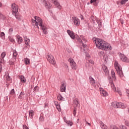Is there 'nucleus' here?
I'll list each match as a JSON object with an SVG mask.
<instances>
[{"label":"nucleus","mask_w":129,"mask_h":129,"mask_svg":"<svg viewBox=\"0 0 129 129\" xmlns=\"http://www.w3.org/2000/svg\"><path fill=\"white\" fill-rule=\"evenodd\" d=\"M34 19L35 20H31L32 25L37 29H39V26L41 27V29L43 31V34L46 35V34H47V27L45 26V25H43V21H42V19L37 16H35Z\"/></svg>","instance_id":"f257e3e1"},{"label":"nucleus","mask_w":129,"mask_h":129,"mask_svg":"<svg viewBox=\"0 0 129 129\" xmlns=\"http://www.w3.org/2000/svg\"><path fill=\"white\" fill-rule=\"evenodd\" d=\"M95 44L98 49H101V50H104L105 51L111 50V46L100 39L96 38L95 40Z\"/></svg>","instance_id":"f03ea898"},{"label":"nucleus","mask_w":129,"mask_h":129,"mask_svg":"<svg viewBox=\"0 0 129 129\" xmlns=\"http://www.w3.org/2000/svg\"><path fill=\"white\" fill-rule=\"evenodd\" d=\"M77 40H78V42H79L80 44H82L83 48L81 49V51L82 52H84V53H87V51H88V48L87 47V45L84 44V43H86V39L84 38L83 35H81L80 37H77Z\"/></svg>","instance_id":"7ed1b4c3"},{"label":"nucleus","mask_w":129,"mask_h":129,"mask_svg":"<svg viewBox=\"0 0 129 129\" xmlns=\"http://www.w3.org/2000/svg\"><path fill=\"white\" fill-rule=\"evenodd\" d=\"M111 105L114 108H125V105L121 102H113Z\"/></svg>","instance_id":"20e7f679"},{"label":"nucleus","mask_w":129,"mask_h":129,"mask_svg":"<svg viewBox=\"0 0 129 129\" xmlns=\"http://www.w3.org/2000/svg\"><path fill=\"white\" fill-rule=\"evenodd\" d=\"M115 69L117 71V74L122 79L123 78V73L121 70V67L118 66V63L116 62H115Z\"/></svg>","instance_id":"39448f33"},{"label":"nucleus","mask_w":129,"mask_h":129,"mask_svg":"<svg viewBox=\"0 0 129 129\" xmlns=\"http://www.w3.org/2000/svg\"><path fill=\"white\" fill-rule=\"evenodd\" d=\"M46 58L50 64H52V65H55L56 64V60H55V58H54V56H53V55L48 54L46 56Z\"/></svg>","instance_id":"423d86ee"},{"label":"nucleus","mask_w":129,"mask_h":129,"mask_svg":"<svg viewBox=\"0 0 129 129\" xmlns=\"http://www.w3.org/2000/svg\"><path fill=\"white\" fill-rule=\"evenodd\" d=\"M11 9L13 12V14H17L19 12V7L17 4L13 3L11 5Z\"/></svg>","instance_id":"0eeeda50"},{"label":"nucleus","mask_w":129,"mask_h":129,"mask_svg":"<svg viewBox=\"0 0 129 129\" xmlns=\"http://www.w3.org/2000/svg\"><path fill=\"white\" fill-rule=\"evenodd\" d=\"M69 62L70 63V66H71L72 69L75 70L76 69V63L74 61V59L72 58L69 59Z\"/></svg>","instance_id":"6e6552de"},{"label":"nucleus","mask_w":129,"mask_h":129,"mask_svg":"<svg viewBox=\"0 0 129 129\" xmlns=\"http://www.w3.org/2000/svg\"><path fill=\"white\" fill-rule=\"evenodd\" d=\"M119 57L123 62H126V63H128L129 62V59L124 55V54L122 53H120L119 54Z\"/></svg>","instance_id":"1a4fd4ad"},{"label":"nucleus","mask_w":129,"mask_h":129,"mask_svg":"<svg viewBox=\"0 0 129 129\" xmlns=\"http://www.w3.org/2000/svg\"><path fill=\"white\" fill-rule=\"evenodd\" d=\"M102 67L105 75H108L109 74V71H108L107 67L105 64H103Z\"/></svg>","instance_id":"9d476101"},{"label":"nucleus","mask_w":129,"mask_h":129,"mask_svg":"<svg viewBox=\"0 0 129 129\" xmlns=\"http://www.w3.org/2000/svg\"><path fill=\"white\" fill-rule=\"evenodd\" d=\"M100 92L101 96H107L108 95L107 92L102 88H100Z\"/></svg>","instance_id":"9b49d317"},{"label":"nucleus","mask_w":129,"mask_h":129,"mask_svg":"<svg viewBox=\"0 0 129 129\" xmlns=\"http://www.w3.org/2000/svg\"><path fill=\"white\" fill-rule=\"evenodd\" d=\"M73 20H74V23L75 26H79L80 22L79 21V19L75 17H72Z\"/></svg>","instance_id":"f8f14e48"},{"label":"nucleus","mask_w":129,"mask_h":129,"mask_svg":"<svg viewBox=\"0 0 129 129\" xmlns=\"http://www.w3.org/2000/svg\"><path fill=\"white\" fill-rule=\"evenodd\" d=\"M67 33L68 34H69V36L72 39H73V40L75 39V35H74V33L73 32V31H71L70 30H68Z\"/></svg>","instance_id":"ddd939ff"},{"label":"nucleus","mask_w":129,"mask_h":129,"mask_svg":"<svg viewBox=\"0 0 129 129\" xmlns=\"http://www.w3.org/2000/svg\"><path fill=\"white\" fill-rule=\"evenodd\" d=\"M42 2L44 3V6L46 9H51L52 5L50 4V3H48V2L45 0H42Z\"/></svg>","instance_id":"4468645a"},{"label":"nucleus","mask_w":129,"mask_h":129,"mask_svg":"<svg viewBox=\"0 0 129 129\" xmlns=\"http://www.w3.org/2000/svg\"><path fill=\"white\" fill-rule=\"evenodd\" d=\"M89 79H90L91 84L92 85H93V86H94L95 88H96V86H95V80H94V79H93V78H92L91 77H90Z\"/></svg>","instance_id":"2eb2a0df"},{"label":"nucleus","mask_w":129,"mask_h":129,"mask_svg":"<svg viewBox=\"0 0 129 129\" xmlns=\"http://www.w3.org/2000/svg\"><path fill=\"white\" fill-rule=\"evenodd\" d=\"M66 85H65V84L63 83L61 84V86L60 87V91L61 92H64V91H66Z\"/></svg>","instance_id":"dca6fc26"},{"label":"nucleus","mask_w":129,"mask_h":129,"mask_svg":"<svg viewBox=\"0 0 129 129\" xmlns=\"http://www.w3.org/2000/svg\"><path fill=\"white\" fill-rule=\"evenodd\" d=\"M109 84H110L111 87L112 88L113 90L115 92L116 91V88H115V86L113 83V81H111V82H109Z\"/></svg>","instance_id":"f3484780"},{"label":"nucleus","mask_w":129,"mask_h":129,"mask_svg":"<svg viewBox=\"0 0 129 129\" xmlns=\"http://www.w3.org/2000/svg\"><path fill=\"white\" fill-rule=\"evenodd\" d=\"M53 4L54 5H55V7L57 8V9L61 10V7L60 6V3H59V2H57V1H54L53 2Z\"/></svg>","instance_id":"a211bd4d"},{"label":"nucleus","mask_w":129,"mask_h":129,"mask_svg":"<svg viewBox=\"0 0 129 129\" xmlns=\"http://www.w3.org/2000/svg\"><path fill=\"white\" fill-rule=\"evenodd\" d=\"M17 39L19 44H21L23 42V38H22L20 35H17Z\"/></svg>","instance_id":"6ab92c4d"},{"label":"nucleus","mask_w":129,"mask_h":129,"mask_svg":"<svg viewBox=\"0 0 129 129\" xmlns=\"http://www.w3.org/2000/svg\"><path fill=\"white\" fill-rule=\"evenodd\" d=\"M6 20V16L5 15H3L2 13L0 12V21L2 22V21H5Z\"/></svg>","instance_id":"aec40b11"},{"label":"nucleus","mask_w":129,"mask_h":129,"mask_svg":"<svg viewBox=\"0 0 129 129\" xmlns=\"http://www.w3.org/2000/svg\"><path fill=\"white\" fill-rule=\"evenodd\" d=\"M74 106L75 108H76L77 106H79V102H78V100L76 99L75 100V103H74Z\"/></svg>","instance_id":"412c9836"},{"label":"nucleus","mask_w":129,"mask_h":129,"mask_svg":"<svg viewBox=\"0 0 129 129\" xmlns=\"http://www.w3.org/2000/svg\"><path fill=\"white\" fill-rule=\"evenodd\" d=\"M20 79L21 82H23V83H25V82H26V79L25 78V77H24V76H21L20 77Z\"/></svg>","instance_id":"4be33fe9"},{"label":"nucleus","mask_w":129,"mask_h":129,"mask_svg":"<svg viewBox=\"0 0 129 129\" xmlns=\"http://www.w3.org/2000/svg\"><path fill=\"white\" fill-rule=\"evenodd\" d=\"M24 62L25 63L26 65L30 64V59L28 58H24Z\"/></svg>","instance_id":"5701e85b"},{"label":"nucleus","mask_w":129,"mask_h":129,"mask_svg":"<svg viewBox=\"0 0 129 129\" xmlns=\"http://www.w3.org/2000/svg\"><path fill=\"white\" fill-rule=\"evenodd\" d=\"M18 55V53H17L16 51H15L14 52H13V58L14 59V61H16V58H17V56Z\"/></svg>","instance_id":"b1692460"},{"label":"nucleus","mask_w":129,"mask_h":129,"mask_svg":"<svg viewBox=\"0 0 129 129\" xmlns=\"http://www.w3.org/2000/svg\"><path fill=\"white\" fill-rule=\"evenodd\" d=\"M34 110H30L29 111V116L30 115V116H31V117H33V116H34Z\"/></svg>","instance_id":"393cba45"},{"label":"nucleus","mask_w":129,"mask_h":129,"mask_svg":"<svg viewBox=\"0 0 129 129\" xmlns=\"http://www.w3.org/2000/svg\"><path fill=\"white\" fill-rule=\"evenodd\" d=\"M24 97V92H21L19 96V99H22Z\"/></svg>","instance_id":"a878e982"},{"label":"nucleus","mask_w":129,"mask_h":129,"mask_svg":"<svg viewBox=\"0 0 129 129\" xmlns=\"http://www.w3.org/2000/svg\"><path fill=\"white\" fill-rule=\"evenodd\" d=\"M63 98H63V97H62V96H61V95L57 96L58 100H60L61 101H64Z\"/></svg>","instance_id":"bb28decb"},{"label":"nucleus","mask_w":129,"mask_h":129,"mask_svg":"<svg viewBox=\"0 0 129 129\" xmlns=\"http://www.w3.org/2000/svg\"><path fill=\"white\" fill-rule=\"evenodd\" d=\"M0 37L2 38V39H5V33L4 32H2L0 34Z\"/></svg>","instance_id":"cd10ccee"},{"label":"nucleus","mask_w":129,"mask_h":129,"mask_svg":"<svg viewBox=\"0 0 129 129\" xmlns=\"http://www.w3.org/2000/svg\"><path fill=\"white\" fill-rule=\"evenodd\" d=\"M9 39L10 42H12V43H14V42H15V39H14V37L12 36H9Z\"/></svg>","instance_id":"c85d7f7f"},{"label":"nucleus","mask_w":129,"mask_h":129,"mask_svg":"<svg viewBox=\"0 0 129 129\" xmlns=\"http://www.w3.org/2000/svg\"><path fill=\"white\" fill-rule=\"evenodd\" d=\"M15 17L18 21H21V15H15Z\"/></svg>","instance_id":"c756f323"},{"label":"nucleus","mask_w":129,"mask_h":129,"mask_svg":"<svg viewBox=\"0 0 129 129\" xmlns=\"http://www.w3.org/2000/svg\"><path fill=\"white\" fill-rule=\"evenodd\" d=\"M91 20L94 23L96 21V17H94L93 16H91Z\"/></svg>","instance_id":"7c9ffc66"},{"label":"nucleus","mask_w":129,"mask_h":129,"mask_svg":"<svg viewBox=\"0 0 129 129\" xmlns=\"http://www.w3.org/2000/svg\"><path fill=\"white\" fill-rule=\"evenodd\" d=\"M128 0H121L120 2V5H124Z\"/></svg>","instance_id":"2f4dec72"},{"label":"nucleus","mask_w":129,"mask_h":129,"mask_svg":"<svg viewBox=\"0 0 129 129\" xmlns=\"http://www.w3.org/2000/svg\"><path fill=\"white\" fill-rule=\"evenodd\" d=\"M111 74H112V78H115V73H114V71H111Z\"/></svg>","instance_id":"473e14b6"},{"label":"nucleus","mask_w":129,"mask_h":129,"mask_svg":"<svg viewBox=\"0 0 129 129\" xmlns=\"http://www.w3.org/2000/svg\"><path fill=\"white\" fill-rule=\"evenodd\" d=\"M97 23H98V26L100 28L101 27V21L100 20H97Z\"/></svg>","instance_id":"72a5a7b5"},{"label":"nucleus","mask_w":129,"mask_h":129,"mask_svg":"<svg viewBox=\"0 0 129 129\" xmlns=\"http://www.w3.org/2000/svg\"><path fill=\"white\" fill-rule=\"evenodd\" d=\"M0 63L1 64H5V59H4V58H0Z\"/></svg>","instance_id":"f704fd0d"},{"label":"nucleus","mask_w":129,"mask_h":129,"mask_svg":"<svg viewBox=\"0 0 129 129\" xmlns=\"http://www.w3.org/2000/svg\"><path fill=\"white\" fill-rule=\"evenodd\" d=\"M67 123L68 125H70L71 126L73 124V123L70 121H67Z\"/></svg>","instance_id":"c9c22d12"},{"label":"nucleus","mask_w":129,"mask_h":129,"mask_svg":"<svg viewBox=\"0 0 129 129\" xmlns=\"http://www.w3.org/2000/svg\"><path fill=\"white\" fill-rule=\"evenodd\" d=\"M15 59H14L13 58V60H10V65H14V64H15Z\"/></svg>","instance_id":"e433bc0d"},{"label":"nucleus","mask_w":129,"mask_h":129,"mask_svg":"<svg viewBox=\"0 0 129 129\" xmlns=\"http://www.w3.org/2000/svg\"><path fill=\"white\" fill-rule=\"evenodd\" d=\"M6 57V52H2V53L1 54V57L4 59V57Z\"/></svg>","instance_id":"4c0bfd02"},{"label":"nucleus","mask_w":129,"mask_h":129,"mask_svg":"<svg viewBox=\"0 0 129 129\" xmlns=\"http://www.w3.org/2000/svg\"><path fill=\"white\" fill-rule=\"evenodd\" d=\"M6 80H7L8 81H10V80H11V77H10L9 74L7 75V76L6 77Z\"/></svg>","instance_id":"58836bf2"},{"label":"nucleus","mask_w":129,"mask_h":129,"mask_svg":"<svg viewBox=\"0 0 129 129\" xmlns=\"http://www.w3.org/2000/svg\"><path fill=\"white\" fill-rule=\"evenodd\" d=\"M125 125H126L127 126H129V120H126L125 121Z\"/></svg>","instance_id":"ea45409f"},{"label":"nucleus","mask_w":129,"mask_h":129,"mask_svg":"<svg viewBox=\"0 0 129 129\" xmlns=\"http://www.w3.org/2000/svg\"><path fill=\"white\" fill-rule=\"evenodd\" d=\"M25 43L26 45L28 46V45L30 44V39H28L27 40H26V41H25Z\"/></svg>","instance_id":"a19ab883"},{"label":"nucleus","mask_w":129,"mask_h":129,"mask_svg":"<svg viewBox=\"0 0 129 129\" xmlns=\"http://www.w3.org/2000/svg\"><path fill=\"white\" fill-rule=\"evenodd\" d=\"M56 106L57 110H58V111H61V108L60 107V105H57V106Z\"/></svg>","instance_id":"79ce46f5"},{"label":"nucleus","mask_w":129,"mask_h":129,"mask_svg":"<svg viewBox=\"0 0 129 129\" xmlns=\"http://www.w3.org/2000/svg\"><path fill=\"white\" fill-rule=\"evenodd\" d=\"M9 34H10V35H12V34H13V28H10L9 29Z\"/></svg>","instance_id":"37998d69"},{"label":"nucleus","mask_w":129,"mask_h":129,"mask_svg":"<svg viewBox=\"0 0 129 129\" xmlns=\"http://www.w3.org/2000/svg\"><path fill=\"white\" fill-rule=\"evenodd\" d=\"M120 128H121V129H127L126 127H125V126H124L123 125H121L120 126Z\"/></svg>","instance_id":"c03bdc74"},{"label":"nucleus","mask_w":129,"mask_h":129,"mask_svg":"<svg viewBox=\"0 0 129 129\" xmlns=\"http://www.w3.org/2000/svg\"><path fill=\"white\" fill-rule=\"evenodd\" d=\"M40 121H44V117L40 116L39 118Z\"/></svg>","instance_id":"a18cd8bd"},{"label":"nucleus","mask_w":129,"mask_h":129,"mask_svg":"<svg viewBox=\"0 0 129 129\" xmlns=\"http://www.w3.org/2000/svg\"><path fill=\"white\" fill-rule=\"evenodd\" d=\"M10 94H15V90L13 89L10 92Z\"/></svg>","instance_id":"49530a36"},{"label":"nucleus","mask_w":129,"mask_h":129,"mask_svg":"<svg viewBox=\"0 0 129 129\" xmlns=\"http://www.w3.org/2000/svg\"><path fill=\"white\" fill-rule=\"evenodd\" d=\"M73 114L75 115V116L76 115V108H75L74 110Z\"/></svg>","instance_id":"de8ad7c7"},{"label":"nucleus","mask_w":129,"mask_h":129,"mask_svg":"<svg viewBox=\"0 0 129 129\" xmlns=\"http://www.w3.org/2000/svg\"><path fill=\"white\" fill-rule=\"evenodd\" d=\"M37 89H39V87L38 86H35L33 90L34 91H35V90H37Z\"/></svg>","instance_id":"09e8293b"},{"label":"nucleus","mask_w":129,"mask_h":129,"mask_svg":"<svg viewBox=\"0 0 129 129\" xmlns=\"http://www.w3.org/2000/svg\"><path fill=\"white\" fill-rule=\"evenodd\" d=\"M54 104L57 106V105H59V103H58L57 101H54Z\"/></svg>","instance_id":"8fccbe9b"},{"label":"nucleus","mask_w":129,"mask_h":129,"mask_svg":"<svg viewBox=\"0 0 129 129\" xmlns=\"http://www.w3.org/2000/svg\"><path fill=\"white\" fill-rule=\"evenodd\" d=\"M28 40H30V39H28V38H27V36H25V37H24V41H25V42L26 41H28Z\"/></svg>","instance_id":"3c124183"},{"label":"nucleus","mask_w":129,"mask_h":129,"mask_svg":"<svg viewBox=\"0 0 129 129\" xmlns=\"http://www.w3.org/2000/svg\"><path fill=\"white\" fill-rule=\"evenodd\" d=\"M89 62L91 63V64H94V61H93V60H92L91 59H90L89 60Z\"/></svg>","instance_id":"603ef678"},{"label":"nucleus","mask_w":129,"mask_h":129,"mask_svg":"<svg viewBox=\"0 0 129 129\" xmlns=\"http://www.w3.org/2000/svg\"><path fill=\"white\" fill-rule=\"evenodd\" d=\"M126 93L127 96H129V90H126Z\"/></svg>","instance_id":"864d4df0"},{"label":"nucleus","mask_w":129,"mask_h":129,"mask_svg":"<svg viewBox=\"0 0 129 129\" xmlns=\"http://www.w3.org/2000/svg\"><path fill=\"white\" fill-rule=\"evenodd\" d=\"M120 22L122 25H123V20L122 19H120Z\"/></svg>","instance_id":"5fc2aeb1"},{"label":"nucleus","mask_w":129,"mask_h":129,"mask_svg":"<svg viewBox=\"0 0 129 129\" xmlns=\"http://www.w3.org/2000/svg\"><path fill=\"white\" fill-rule=\"evenodd\" d=\"M23 129H29V127H28V126H27L26 125H24Z\"/></svg>","instance_id":"6e6d98bb"},{"label":"nucleus","mask_w":129,"mask_h":129,"mask_svg":"<svg viewBox=\"0 0 129 129\" xmlns=\"http://www.w3.org/2000/svg\"><path fill=\"white\" fill-rule=\"evenodd\" d=\"M95 2H96V0H91L90 3L92 4L93 3H95Z\"/></svg>","instance_id":"4d7b16f0"},{"label":"nucleus","mask_w":129,"mask_h":129,"mask_svg":"<svg viewBox=\"0 0 129 129\" xmlns=\"http://www.w3.org/2000/svg\"><path fill=\"white\" fill-rule=\"evenodd\" d=\"M2 68H3V65L0 64V72H2Z\"/></svg>","instance_id":"13d9d810"},{"label":"nucleus","mask_w":129,"mask_h":129,"mask_svg":"<svg viewBox=\"0 0 129 129\" xmlns=\"http://www.w3.org/2000/svg\"><path fill=\"white\" fill-rule=\"evenodd\" d=\"M117 92L118 93V94H119V95H121V93L120 92V90H117Z\"/></svg>","instance_id":"bf43d9fd"},{"label":"nucleus","mask_w":129,"mask_h":129,"mask_svg":"<svg viewBox=\"0 0 129 129\" xmlns=\"http://www.w3.org/2000/svg\"><path fill=\"white\" fill-rule=\"evenodd\" d=\"M80 18H81V20H83V19H84V18H83V16L82 15H81L80 16Z\"/></svg>","instance_id":"052dcab7"},{"label":"nucleus","mask_w":129,"mask_h":129,"mask_svg":"<svg viewBox=\"0 0 129 129\" xmlns=\"http://www.w3.org/2000/svg\"><path fill=\"white\" fill-rule=\"evenodd\" d=\"M64 121H65V122H67V119H66V117H64Z\"/></svg>","instance_id":"680f3d73"},{"label":"nucleus","mask_w":129,"mask_h":129,"mask_svg":"<svg viewBox=\"0 0 129 129\" xmlns=\"http://www.w3.org/2000/svg\"><path fill=\"white\" fill-rule=\"evenodd\" d=\"M54 2H57V1H56V0H51V3H52L53 4H54Z\"/></svg>","instance_id":"e2e57ef3"},{"label":"nucleus","mask_w":129,"mask_h":129,"mask_svg":"<svg viewBox=\"0 0 129 129\" xmlns=\"http://www.w3.org/2000/svg\"><path fill=\"white\" fill-rule=\"evenodd\" d=\"M54 2H57V1H56V0H51V3H52L53 4H54Z\"/></svg>","instance_id":"0e129e2a"},{"label":"nucleus","mask_w":129,"mask_h":129,"mask_svg":"<svg viewBox=\"0 0 129 129\" xmlns=\"http://www.w3.org/2000/svg\"><path fill=\"white\" fill-rule=\"evenodd\" d=\"M3 7V4L2 3L0 2V8H2Z\"/></svg>","instance_id":"69168bd1"},{"label":"nucleus","mask_w":129,"mask_h":129,"mask_svg":"<svg viewBox=\"0 0 129 129\" xmlns=\"http://www.w3.org/2000/svg\"><path fill=\"white\" fill-rule=\"evenodd\" d=\"M46 106H48V104H45V107H46Z\"/></svg>","instance_id":"338daca9"},{"label":"nucleus","mask_w":129,"mask_h":129,"mask_svg":"<svg viewBox=\"0 0 129 129\" xmlns=\"http://www.w3.org/2000/svg\"><path fill=\"white\" fill-rule=\"evenodd\" d=\"M88 125H91V124H90V123L87 122Z\"/></svg>","instance_id":"774afa93"}]
</instances>
